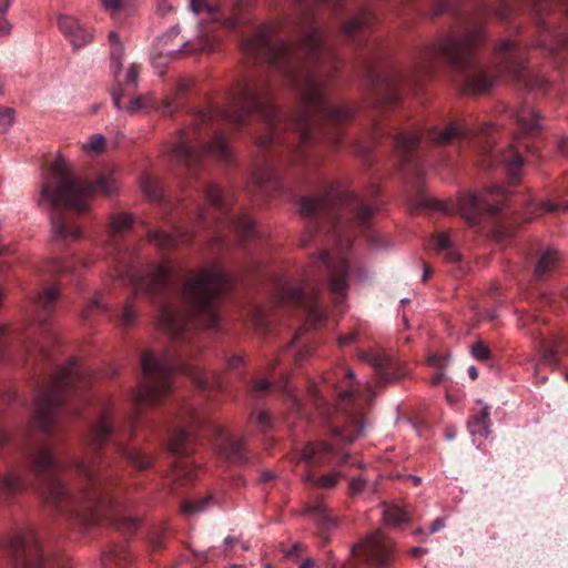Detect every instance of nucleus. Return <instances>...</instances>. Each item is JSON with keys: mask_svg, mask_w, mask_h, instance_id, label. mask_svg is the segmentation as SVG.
<instances>
[{"mask_svg": "<svg viewBox=\"0 0 568 568\" xmlns=\"http://www.w3.org/2000/svg\"><path fill=\"white\" fill-rule=\"evenodd\" d=\"M295 31L300 34L296 44L287 42L284 39L287 32L281 34L275 24L261 27L253 38L242 43L246 55L266 61L298 92L301 103L294 115L286 116L277 110L263 81L241 82L226 109L200 114L196 125L219 118L242 126L247 115L258 113L265 119L267 133L257 143L266 146L275 140L282 121L294 128L301 141L307 143L326 122L336 124L349 120L353 110L325 99L323 74L310 65L333 60L334 48L308 13L295 21Z\"/></svg>", "mask_w": 568, "mask_h": 568, "instance_id": "1", "label": "nucleus"}, {"mask_svg": "<svg viewBox=\"0 0 568 568\" xmlns=\"http://www.w3.org/2000/svg\"><path fill=\"white\" fill-rule=\"evenodd\" d=\"M483 39V27L478 23L462 31H452L436 44L422 48L412 71H394L387 79V85L393 90L428 75L436 57H442L455 69L463 71V90L470 94L486 92L503 73L520 77L525 63L524 49L513 40H503L495 50L496 73L493 74L475 61V49Z\"/></svg>", "mask_w": 568, "mask_h": 568, "instance_id": "2", "label": "nucleus"}, {"mask_svg": "<svg viewBox=\"0 0 568 568\" xmlns=\"http://www.w3.org/2000/svg\"><path fill=\"white\" fill-rule=\"evenodd\" d=\"M30 465L34 474L45 477V485L41 495L47 503L57 507L63 504L81 505L90 511V523L109 520L118 528L134 530L139 527L136 518L128 517L111 500L108 484L95 471L97 460L93 457L80 459L77 469L84 476L85 487L77 497L68 494L65 487L54 477L62 469L61 464L52 456L50 448L40 446L30 457Z\"/></svg>", "mask_w": 568, "mask_h": 568, "instance_id": "3", "label": "nucleus"}, {"mask_svg": "<svg viewBox=\"0 0 568 568\" xmlns=\"http://www.w3.org/2000/svg\"><path fill=\"white\" fill-rule=\"evenodd\" d=\"M227 286L229 281L220 267H203L184 284L181 301L170 298L161 305L159 329L172 337H179L192 322L203 328L217 327L216 300Z\"/></svg>", "mask_w": 568, "mask_h": 568, "instance_id": "4", "label": "nucleus"}, {"mask_svg": "<svg viewBox=\"0 0 568 568\" xmlns=\"http://www.w3.org/2000/svg\"><path fill=\"white\" fill-rule=\"evenodd\" d=\"M118 191L119 180L114 169L100 173L94 182L81 181L75 178L69 163L58 156L51 165L49 176L41 185L38 205L51 210L63 204L81 213L90 210V199L94 194L110 196Z\"/></svg>", "mask_w": 568, "mask_h": 568, "instance_id": "5", "label": "nucleus"}, {"mask_svg": "<svg viewBox=\"0 0 568 568\" xmlns=\"http://www.w3.org/2000/svg\"><path fill=\"white\" fill-rule=\"evenodd\" d=\"M143 381L134 393V400L139 406H153L159 404L171 390V377L180 371L192 376L199 387L206 389L219 387L204 376L193 372V367L182 357L168 352L155 355L145 351L141 358Z\"/></svg>", "mask_w": 568, "mask_h": 568, "instance_id": "6", "label": "nucleus"}, {"mask_svg": "<svg viewBox=\"0 0 568 568\" xmlns=\"http://www.w3.org/2000/svg\"><path fill=\"white\" fill-rule=\"evenodd\" d=\"M90 381V372L79 367L74 361L60 369L52 378L49 387L38 397L34 417L39 427L47 429L51 424L54 409L64 403L67 395L87 388Z\"/></svg>", "mask_w": 568, "mask_h": 568, "instance_id": "7", "label": "nucleus"}, {"mask_svg": "<svg viewBox=\"0 0 568 568\" xmlns=\"http://www.w3.org/2000/svg\"><path fill=\"white\" fill-rule=\"evenodd\" d=\"M490 193H498L501 195H507L505 189L500 185H490L484 189V191L480 194L476 193H467V194H460L458 199L456 200L455 205L453 206L448 202H444L436 199H424L423 200V206L430 210H437L445 213H450L453 211L458 212L463 219L469 223L475 224L477 223L479 215L484 209L487 210V212L490 215L498 214L503 207V202H497L495 204H490L488 202L487 195Z\"/></svg>", "mask_w": 568, "mask_h": 568, "instance_id": "8", "label": "nucleus"}, {"mask_svg": "<svg viewBox=\"0 0 568 568\" xmlns=\"http://www.w3.org/2000/svg\"><path fill=\"white\" fill-rule=\"evenodd\" d=\"M170 152L174 159L189 168L201 161L204 155H210L223 162L231 160V152L223 135L214 136L211 143L204 146L201 144L200 135L194 129L181 130Z\"/></svg>", "mask_w": 568, "mask_h": 568, "instance_id": "9", "label": "nucleus"}, {"mask_svg": "<svg viewBox=\"0 0 568 568\" xmlns=\"http://www.w3.org/2000/svg\"><path fill=\"white\" fill-rule=\"evenodd\" d=\"M335 206H345L361 226H365L373 215L371 206L364 205L356 195L348 191H342L337 186H332L322 196L303 197L300 210L304 216H315L324 214L328 207Z\"/></svg>", "mask_w": 568, "mask_h": 568, "instance_id": "10", "label": "nucleus"}, {"mask_svg": "<svg viewBox=\"0 0 568 568\" xmlns=\"http://www.w3.org/2000/svg\"><path fill=\"white\" fill-rule=\"evenodd\" d=\"M349 246L348 239L339 240L333 252L323 251L313 261L315 267L327 274L329 288L336 303L343 301L348 286V264L345 251Z\"/></svg>", "mask_w": 568, "mask_h": 568, "instance_id": "11", "label": "nucleus"}, {"mask_svg": "<svg viewBox=\"0 0 568 568\" xmlns=\"http://www.w3.org/2000/svg\"><path fill=\"white\" fill-rule=\"evenodd\" d=\"M320 290L314 285L302 288H292L288 283L280 282L276 285L275 296L281 303L297 302L307 311L305 327H315L322 323L326 315L318 304Z\"/></svg>", "mask_w": 568, "mask_h": 568, "instance_id": "12", "label": "nucleus"}, {"mask_svg": "<svg viewBox=\"0 0 568 568\" xmlns=\"http://www.w3.org/2000/svg\"><path fill=\"white\" fill-rule=\"evenodd\" d=\"M352 556L363 559L375 568H388L393 556V545L381 531H374L352 547Z\"/></svg>", "mask_w": 568, "mask_h": 568, "instance_id": "13", "label": "nucleus"}, {"mask_svg": "<svg viewBox=\"0 0 568 568\" xmlns=\"http://www.w3.org/2000/svg\"><path fill=\"white\" fill-rule=\"evenodd\" d=\"M178 280V272L171 262L165 261L148 265L138 278L133 280L136 292L154 294L162 290H171Z\"/></svg>", "mask_w": 568, "mask_h": 568, "instance_id": "14", "label": "nucleus"}, {"mask_svg": "<svg viewBox=\"0 0 568 568\" xmlns=\"http://www.w3.org/2000/svg\"><path fill=\"white\" fill-rule=\"evenodd\" d=\"M10 552L14 568H42L44 565L32 531L14 535L10 541Z\"/></svg>", "mask_w": 568, "mask_h": 568, "instance_id": "15", "label": "nucleus"}, {"mask_svg": "<svg viewBox=\"0 0 568 568\" xmlns=\"http://www.w3.org/2000/svg\"><path fill=\"white\" fill-rule=\"evenodd\" d=\"M359 358L373 366L378 384L396 382L408 373L405 365L384 352H362Z\"/></svg>", "mask_w": 568, "mask_h": 568, "instance_id": "16", "label": "nucleus"}, {"mask_svg": "<svg viewBox=\"0 0 568 568\" xmlns=\"http://www.w3.org/2000/svg\"><path fill=\"white\" fill-rule=\"evenodd\" d=\"M199 418L192 408H185L176 417L172 433L169 439V452L175 456L187 454V444L191 440L190 433L185 430L186 426H195Z\"/></svg>", "mask_w": 568, "mask_h": 568, "instance_id": "17", "label": "nucleus"}, {"mask_svg": "<svg viewBox=\"0 0 568 568\" xmlns=\"http://www.w3.org/2000/svg\"><path fill=\"white\" fill-rule=\"evenodd\" d=\"M58 27L74 49H80L93 41V33L71 16H60Z\"/></svg>", "mask_w": 568, "mask_h": 568, "instance_id": "18", "label": "nucleus"}, {"mask_svg": "<svg viewBox=\"0 0 568 568\" xmlns=\"http://www.w3.org/2000/svg\"><path fill=\"white\" fill-rule=\"evenodd\" d=\"M112 429L113 422L111 412L109 408H105L101 412L97 424L92 427L88 438L85 439L88 448L92 452L99 450L108 442Z\"/></svg>", "mask_w": 568, "mask_h": 568, "instance_id": "19", "label": "nucleus"}, {"mask_svg": "<svg viewBox=\"0 0 568 568\" xmlns=\"http://www.w3.org/2000/svg\"><path fill=\"white\" fill-rule=\"evenodd\" d=\"M124 57V47L121 42H116L114 47H112L110 52V70L112 77L115 81L114 88L111 90V97L113 105L116 110H121V101L123 98L122 93V83H121V73H122V60Z\"/></svg>", "mask_w": 568, "mask_h": 568, "instance_id": "20", "label": "nucleus"}, {"mask_svg": "<svg viewBox=\"0 0 568 568\" xmlns=\"http://www.w3.org/2000/svg\"><path fill=\"white\" fill-rule=\"evenodd\" d=\"M470 130L462 120L452 121L442 131H432L429 139L438 145H447L459 142L469 134Z\"/></svg>", "mask_w": 568, "mask_h": 568, "instance_id": "21", "label": "nucleus"}, {"mask_svg": "<svg viewBox=\"0 0 568 568\" xmlns=\"http://www.w3.org/2000/svg\"><path fill=\"white\" fill-rule=\"evenodd\" d=\"M220 443L216 447V454L220 458L225 459L229 463L243 464L247 462L243 444L240 439L233 437H223L219 434Z\"/></svg>", "mask_w": 568, "mask_h": 568, "instance_id": "22", "label": "nucleus"}, {"mask_svg": "<svg viewBox=\"0 0 568 568\" xmlns=\"http://www.w3.org/2000/svg\"><path fill=\"white\" fill-rule=\"evenodd\" d=\"M187 233L183 229L179 227L175 230V234L172 235L163 230L149 231L148 239L159 250H174L179 243L186 239Z\"/></svg>", "mask_w": 568, "mask_h": 568, "instance_id": "23", "label": "nucleus"}, {"mask_svg": "<svg viewBox=\"0 0 568 568\" xmlns=\"http://www.w3.org/2000/svg\"><path fill=\"white\" fill-rule=\"evenodd\" d=\"M332 454L333 448L326 443H308L301 452L300 459L307 466H321Z\"/></svg>", "mask_w": 568, "mask_h": 568, "instance_id": "24", "label": "nucleus"}, {"mask_svg": "<svg viewBox=\"0 0 568 568\" xmlns=\"http://www.w3.org/2000/svg\"><path fill=\"white\" fill-rule=\"evenodd\" d=\"M52 234L58 240H75L82 235L80 226L65 216H57L51 220Z\"/></svg>", "mask_w": 568, "mask_h": 568, "instance_id": "25", "label": "nucleus"}, {"mask_svg": "<svg viewBox=\"0 0 568 568\" xmlns=\"http://www.w3.org/2000/svg\"><path fill=\"white\" fill-rule=\"evenodd\" d=\"M514 116L520 125L521 131L527 134L536 132L540 126V114L528 104L519 106L515 111Z\"/></svg>", "mask_w": 568, "mask_h": 568, "instance_id": "26", "label": "nucleus"}, {"mask_svg": "<svg viewBox=\"0 0 568 568\" xmlns=\"http://www.w3.org/2000/svg\"><path fill=\"white\" fill-rule=\"evenodd\" d=\"M130 561V554L124 545H114L101 557V565L105 568H123Z\"/></svg>", "mask_w": 568, "mask_h": 568, "instance_id": "27", "label": "nucleus"}, {"mask_svg": "<svg viewBox=\"0 0 568 568\" xmlns=\"http://www.w3.org/2000/svg\"><path fill=\"white\" fill-rule=\"evenodd\" d=\"M306 513L318 524L322 535L337 525L336 520L329 515L327 508L322 503H316L307 507Z\"/></svg>", "mask_w": 568, "mask_h": 568, "instance_id": "28", "label": "nucleus"}, {"mask_svg": "<svg viewBox=\"0 0 568 568\" xmlns=\"http://www.w3.org/2000/svg\"><path fill=\"white\" fill-rule=\"evenodd\" d=\"M211 47V42L207 37L205 36H199L194 40H187L184 41L182 47L179 50H161L160 54L168 58H175L178 57L182 51L187 52H201L205 51Z\"/></svg>", "mask_w": 568, "mask_h": 568, "instance_id": "29", "label": "nucleus"}, {"mask_svg": "<svg viewBox=\"0 0 568 568\" xmlns=\"http://www.w3.org/2000/svg\"><path fill=\"white\" fill-rule=\"evenodd\" d=\"M559 262V254L554 248H547L545 250L535 267V277L538 280H542L545 276H547L557 265Z\"/></svg>", "mask_w": 568, "mask_h": 568, "instance_id": "30", "label": "nucleus"}, {"mask_svg": "<svg viewBox=\"0 0 568 568\" xmlns=\"http://www.w3.org/2000/svg\"><path fill=\"white\" fill-rule=\"evenodd\" d=\"M434 247L444 255L448 263H457L460 260L459 253L452 246L449 235L439 232L433 237Z\"/></svg>", "mask_w": 568, "mask_h": 568, "instance_id": "31", "label": "nucleus"}, {"mask_svg": "<svg viewBox=\"0 0 568 568\" xmlns=\"http://www.w3.org/2000/svg\"><path fill=\"white\" fill-rule=\"evenodd\" d=\"M503 164L506 168L507 174L513 183L519 181L524 160L517 150L513 148L508 150L501 159Z\"/></svg>", "mask_w": 568, "mask_h": 568, "instance_id": "32", "label": "nucleus"}, {"mask_svg": "<svg viewBox=\"0 0 568 568\" xmlns=\"http://www.w3.org/2000/svg\"><path fill=\"white\" fill-rule=\"evenodd\" d=\"M373 17L369 10L362 9L355 17L347 20L342 26V33L344 36H352L353 33L363 31L372 22Z\"/></svg>", "mask_w": 568, "mask_h": 568, "instance_id": "33", "label": "nucleus"}, {"mask_svg": "<svg viewBox=\"0 0 568 568\" xmlns=\"http://www.w3.org/2000/svg\"><path fill=\"white\" fill-rule=\"evenodd\" d=\"M473 437L486 438L489 435V407L484 405L479 415H476L467 425Z\"/></svg>", "mask_w": 568, "mask_h": 568, "instance_id": "34", "label": "nucleus"}, {"mask_svg": "<svg viewBox=\"0 0 568 568\" xmlns=\"http://www.w3.org/2000/svg\"><path fill=\"white\" fill-rule=\"evenodd\" d=\"M116 450L125 456L132 466L138 469H146L152 465V459L148 456H144L139 449L128 448L122 443H115Z\"/></svg>", "mask_w": 568, "mask_h": 568, "instance_id": "35", "label": "nucleus"}, {"mask_svg": "<svg viewBox=\"0 0 568 568\" xmlns=\"http://www.w3.org/2000/svg\"><path fill=\"white\" fill-rule=\"evenodd\" d=\"M227 223H229V227L242 241L250 239L255 232L253 221L244 214H241L236 217H232L231 220H229Z\"/></svg>", "mask_w": 568, "mask_h": 568, "instance_id": "36", "label": "nucleus"}, {"mask_svg": "<svg viewBox=\"0 0 568 568\" xmlns=\"http://www.w3.org/2000/svg\"><path fill=\"white\" fill-rule=\"evenodd\" d=\"M205 196L207 202L219 211L221 216L219 219H222V216H226L229 212V204L224 200L222 193L214 184H207L205 187Z\"/></svg>", "mask_w": 568, "mask_h": 568, "instance_id": "37", "label": "nucleus"}, {"mask_svg": "<svg viewBox=\"0 0 568 568\" xmlns=\"http://www.w3.org/2000/svg\"><path fill=\"white\" fill-rule=\"evenodd\" d=\"M420 134L418 131L400 133L396 138V149L403 153L404 156L410 154L416 145L419 143Z\"/></svg>", "mask_w": 568, "mask_h": 568, "instance_id": "38", "label": "nucleus"}, {"mask_svg": "<svg viewBox=\"0 0 568 568\" xmlns=\"http://www.w3.org/2000/svg\"><path fill=\"white\" fill-rule=\"evenodd\" d=\"M343 476L344 475L342 471L335 470L320 477L318 479H315L311 473H306L305 476L303 477V480L307 484H313L316 487L333 488L336 486V484Z\"/></svg>", "mask_w": 568, "mask_h": 568, "instance_id": "39", "label": "nucleus"}, {"mask_svg": "<svg viewBox=\"0 0 568 568\" xmlns=\"http://www.w3.org/2000/svg\"><path fill=\"white\" fill-rule=\"evenodd\" d=\"M141 189L144 195L151 201H160L162 197L160 181L154 176L144 175L141 179Z\"/></svg>", "mask_w": 568, "mask_h": 568, "instance_id": "40", "label": "nucleus"}, {"mask_svg": "<svg viewBox=\"0 0 568 568\" xmlns=\"http://www.w3.org/2000/svg\"><path fill=\"white\" fill-rule=\"evenodd\" d=\"M253 178L257 184L264 186L277 180V172L272 163L264 162L255 170Z\"/></svg>", "mask_w": 568, "mask_h": 568, "instance_id": "41", "label": "nucleus"}, {"mask_svg": "<svg viewBox=\"0 0 568 568\" xmlns=\"http://www.w3.org/2000/svg\"><path fill=\"white\" fill-rule=\"evenodd\" d=\"M133 224V217L130 213L121 212L110 215V229L113 234H120L129 230Z\"/></svg>", "mask_w": 568, "mask_h": 568, "instance_id": "42", "label": "nucleus"}, {"mask_svg": "<svg viewBox=\"0 0 568 568\" xmlns=\"http://www.w3.org/2000/svg\"><path fill=\"white\" fill-rule=\"evenodd\" d=\"M60 290L55 285L45 286L36 297L37 305L43 308H50L59 297Z\"/></svg>", "mask_w": 568, "mask_h": 568, "instance_id": "43", "label": "nucleus"}, {"mask_svg": "<svg viewBox=\"0 0 568 568\" xmlns=\"http://www.w3.org/2000/svg\"><path fill=\"white\" fill-rule=\"evenodd\" d=\"M105 144V139L102 134L95 133L92 134L89 140L82 145V150L88 155H97L100 154Z\"/></svg>", "mask_w": 568, "mask_h": 568, "instance_id": "44", "label": "nucleus"}, {"mask_svg": "<svg viewBox=\"0 0 568 568\" xmlns=\"http://www.w3.org/2000/svg\"><path fill=\"white\" fill-rule=\"evenodd\" d=\"M106 312V305L101 301L99 296H94L91 301H89L82 310L81 316L83 320L88 321L92 316L97 314H102Z\"/></svg>", "mask_w": 568, "mask_h": 568, "instance_id": "45", "label": "nucleus"}, {"mask_svg": "<svg viewBox=\"0 0 568 568\" xmlns=\"http://www.w3.org/2000/svg\"><path fill=\"white\" fill-rule=\"evenodd\" d=\"M384 520L387 525L398 526L407 520V514L398 506H389L384 510Z\"/></svg>", "mask_w": 568, "mask_h": 568, "instance_id": "46", "label": "nucleus"}, {"mask_svg": "<svg viewBox=\"0 0 568 568\" xmlns=\"http://www.w3.org/2000/svg\"><path fill=\"white\" fill-rule=\"evenodd\" d=\"M540 362L544 365L556 367L558 363L557 352L547 343L542 342L539 347Z\"/></svg>", "mask_w": 568, "mask_h": 568, "instance_id": "47", "label": "nucleus"}, {"mask_svg": "<svg viewBox=\"0 0 568 568\" xmlns=\"http://www.w3.org/2000/svg\"><path fill=\"white\" fill-rule=\"evenodd\" d=\"M22 487V481L13 475H6L0 480V491L3 494H12Z\"/></svg>", "mask_w": 568, "mask_h": 568, "instance_id": "48", "label": "nucleus"}, {"mask_svg": "<svg viewBox=\"0 0 568 568\" xmlns=\"http://www.w3.org/2000/svg\"><path fill=\"white\" fill-rule=\"evenodd\" d=\"M150 102L149 95H138L130 100L129 104L124 108L122 104V110H124L128 114L133 115L140 110H144L148 108V104Z\"/></svg>", "mask_w": 568, "mask_h": 568, "instance_id": "49", "label": "nucleus"}, {"mask_svg": "<svg viewBox=\"0 0 568 568\" xmlns=\"http://www.w3.org/2000/svg\"><path fill=\"white\" fill-rule=\"evenodd\" d=\"M139 65L136 63H131L126 70L125 78L122 81V93L124 94V87L132 88L135 90L139 83Z\"/></svg>", "mask_w": 568, "mask_h": 568, "instance_id": "50", "label": "nucleus"}, {"mask_svg": "<svg viewBox=\"0 0 568 568\" xmlns=\"http://www.w3.org/2000/svg\"><path fill=\"white\" fill-rule=\"evenodd\" d=\"M211 499H212V497L209 496V497H206L204 499H201V500L186 501L182 506V511L185 515H193V514H196V513L204 511L207 508L209 503H210Z\"/></svg>", "mask_w": 568, "mask_h": 568, "instance_id": "51", "label": "nucleus"}, {"mask_svg": "<svg viewBox=\"0 0 568 568\" xmlns=\"http://www.w3.org/2000/svg\"><path fill=\"white\" fill-rule=\"evenodd\" d=\"M14 121V110L0 106V132H6Z\"/></svg>", "mask_w": 568, "mask_h": 568, "instance_id": "52", "label": "nucleus"}, {"mask_svg": "<svg viewBox=\"0 0 568 568\" xmlns=\"http://www.w3.org/2000/svg\"><path fill=\"white\" fill-rule=\"evenodd\" d=\"M470 354L476 361H487L490 357V351L481 341L470 346Z\"/></svg>", "mask_w": 568, "mask_h": 568, "instance_id": "53", "label": "nucleus"}, {"mask_svg": "<svg viewBox=\"0 0 568 568\" xmlns=\"http://www.w3.org/2000/svg\"><path fill=\"white\" fill-rule=\"evenodd\" d=\"M271 386L272 383L267 378L262 377L253 382L252 389L256 395H263L270 390Z\"/></svg>", "mask_w": 568, "mask_h": 568, "instance_id": "54", "label": "nucleus"}, {"mask_svg": "<svg viewBox=\"0 0 568 568\" xmlns=\"http://www.w3.org/2000/svg\"><path fill=\"white\" fill-rule=\"evenodd\" d=\"M448 358H449L448 354L447 355L430 354L427 357V364L432 367L443 368V367H445Z\"/></svg>", "mask_w": 568, "mask_h": 568, "instance_id": "55", "label": "nucleus"}, {"mask_svg": "<svg viewBox=\"0 0 568 568\" xmlns=\"http://www.w3.org/2000/svg\"><path fill=\"white\" fill-rule=\"evenodd\" d=\"M135 317H136L135 310L130 304H126L123 308L122 316H121L122 324L124 326H130L135 321Z\"/></svg>", "mask_w": 568, "mask_h": 568, "instance_id": "56", "label": "nucleus"}, {"mask_svg": "<svg viewBox=\"0 0 568 568\" xmlns=\"http://www.w3.org/2000/svg\"><path fill=\"white\" fill-rule=\"evenodd\" d=\"M189 7L195 14H199L204 10L209 12L214 11V8L206 4L204 0H189Z\"/></svg>", "mask_w": 568, "mask_h": 568, "instance_id": "57", "label": "nucleus"}, {"mask_svg": "<svg viewBox=\"0 0 568 568\" xmlns=\"http://www.w3.org/2000/svg\"><path fill=\"white\" fill-rule=\"evenodd\" d=\"M252 418H255L256 423L263 428H268L271 426V417L270 415L264 410L255 412L252 415Z\"/></svg>", "mask_w": 568, "mask_h": 568, "instance_id": "58", "label": "nucleus"}, {"mask_svg": "<svg viewBox=\"0 0 568 568\" xmlns=\"http://www.w3.org/2000/svg\"><path fill=\"white\" fill-rule=\"evenodd\" d=\"M365 488V480L362 477L353 478L349 484V494L357 495L361 494Z\"/></svg>", "mask_w": 568, "mask_h": 568, "instance_id": "59", "label": "nucleus"}, {"mask_svg": "<svg viewBox=\"0 0 568 568\" xmlns=\"http://www.w3.org/2000/svg\"><path fill=\"white\" fill-rule=\"evenodd\" d=\"M105 10L111 13L118 12L121 9L122 0H101Z\"/></svg>", "mask_w": 568, "mask_h": 568, "instance_id": "60", "label": "nucleus"}, {"mask_svg": "<svg viewBox=\"0 0 568 568\" xmlns=\"http://www.w3.org/2000/svg\"><path fill=\"white\" fill-rule=\"evenodd\" d=\"M455 6V0H437L436 14L446 10H452Z\"/></svg>", "mask_w": 568, "mask_h": 568, "instance_id": "61", "label": "nucleus"}, {"mask_svg": "<svg viewBox=\"0 0 568 568\" xmlns=\"http://www.w3.org/2000/svg\"><path fill=\"white\" fill-rule=\"evenodd\" d=\"M357 337V334L355 332H352L349 334H345V335H341L338 337V344L344 346V345H347V344H351L352 342H354Z\"/></svg>", "mask_w": 568, "mask_h": 568, "instance_id": "62", "label": "nucleus"}, {"mask_svg": "<svg viewBox=\"0 0 568 568\" xmlns=\"http://www.w3.org/2000/svg\"><path fill=\"white\" fill-rule=\"evenodd\" d=\"M445 527V519L444 518H437L435 519L430 527H429V534H435L439 531L442 528Z\"/></svg>", "mask_w": 568, "mask_h": 568, "instance_id": "63", "label": "nucleus"}, {"mask_svg": "<svg viewBox=\"0 0 568 568\" xmlns=\"http://www.w3.org/2000/svg\"><path fill=\"white\" fill-rule=\"evenodd\" d=\"M447 378V375L444 372H437L434 374V376L430 378V385L437 386L442 384Z\"/></svg>", "mask_w": 568, "mask_h": 568, "instance_id": "64", "label": "nucleus"}]
</instances>
